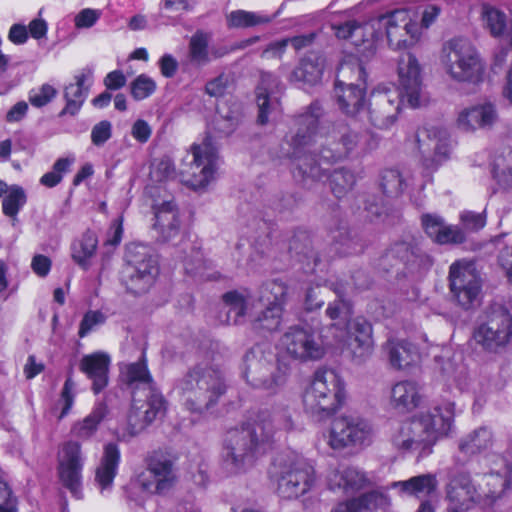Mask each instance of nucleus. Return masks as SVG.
<instances>
[{
  "label": "nucleus",
  "instance_id": "obj_28",
  "mask_svg": "<svg viewBox=\"0 0 512 512\" xmlns=\"http://www.w3.org/2000/svg\"><path fill=\"white\" fill-rule=\"evenodd\" d=\"M110 362V356L103 351L84 355L80 360L79 369L92 381V390L96 394L108 385Z\"/></svg>",
  "mask_w": 512,
  "mask_h": 512
},
{
  "label": "nucleus",
  "instance_id": "obj_18",
  "mask_svg": "<svg viewBox=\"0 0 512 512\" xmlns=\"http://www.w3.org/2000/svg\"><path fill=\"white\" fill-rule=\"evenodd\" d=\"M404 100L394 87L380 85L371 93L364 114L376 128L389 129L396 122Z\"/></svg>",
  "mask_w": 512,
  "mask_h": 512
},
{
  "label": "nucleus",
  "instance_id": "obj_21",
  "mask_svg": "<svg viewBox=\"0 0 512 512\" xmlns=\"http://www.w3.org/2000/svg\"><path fill=\"white\" fill-rule=\"evenodd\" d=\"M145 397V400L133 398L127 416V429L132 436L143 431L158 416L163 415L166 410V401L157 389H152L150 394H146Z\"/></svg>",
  "mask_w": 512,
  "mask_h": 512
},
{
  "label": "nucleus",
  "instance_id": "obj_25",
  "mask_svg": "<svg viewBox=\"0 0 512 512\" xmlns=\"http://www.w3.org/2000/svg\"><path fill=\"white\" fill-rule=\"evenodd\" d=\"M421 223L425 233L434 243L456 245L466 241L465 231L457 225L446 223L440 215L424 214L421 217Z\"/></svg>",
  "mask_w": 512,
  "mask_h": 512
},
{
  "label": "nucleus",
  "instance_id": "obj_10",
  "mask_svg": "<svg viewBox=\"0 0 512 512\" xmlns=\"http://www.w3.org/2000/svg\"><path fill=\"white\" fill-rule=\"evenodd\" d=\"M218 159L211 137L193 143L179 168L181 182L193 190L205 189L214 180Z\"/></svg>",
  "mask_w": 512,
  "mask_h": 512
},
{
  "label": "nucleus",
  "instance_id": "obj_12",
  "mask_svg": "<svg viewBox=\"0 0 512 512\" xmlns=\"http://www.w3.org/2000/svg\"><path fill=\"white\" fill-rule=\"evenodd\" d=\"M374 430L366 419L352 414L335 417L325 434L326 444L334 451L361 448L372 442Z\"/></svg>",
  "mask_w": 512,
  "mask_h": 512
},
{
  "label": "nucleus",
  "instance_id": "obj_45",
  "mask_svg": "<svg viewBox=\"0 0 512 512\" xmlns=\"http://www.w3.org/2000/svg\"><path fill=\"white\" fill-rule=\"evenodd\" d=\"M227 25L231 28H249L266 25L270 23L273 17L260 13L245 10H235L226 17Z\"/></svg>",
  "mask_w": 512,
  "mask_h": 512
},
{
  "label": "nucleus",
  "instance_id": "obj_20",
  "mask_svg": "<svg viewBox=\"0 0 512 512\" xmlns=\"http://www.w3.org/2000/svg\"><path fill=\"white\" fill-rule=\"evenodd\" d=\"M511 480L512 464L504 457H497L490 472L477 481L481 505H492L510 486Z\"/></svg>",
  "mask_w": 512,
  "mask_h": 512
},
{
  "label": "nucleus",
  "instance_id": "obj_46",
  "mask_svg": "<svg viewBox=\"0 0 512 512\" xmlns=\"http://www.w3.org/2000/svg\"><path fill=\"white\" fill-rule=\"evenodd\" d=\"M288 288L284 282L272 280L265 283L260 290L258 303L260 305L280 306L284 309Z\"/></svg>",
  "mask_w": 512,
  "mask_h": 512
},
{
  "label": "nucleus",
  "instance_id": "obj_52",
  "mask_svg": "<svg viewBox=\"0 0 512 512\" xmlns=\"http://www.w3.org/2000/svg\"><path fill=\"white\" fill-rule=\"evenodd\" d=\"M313 40V34L305 36H296L293 38L283 39L272 43L263 51V57H280L288 44H291L296 50H300L309 45Z\"/></svg>",
  "mask_w": 512,
  "mask_h": 512
},
{
  "label": "nucleus",
  "instance_id": "obj_47",
  "mask_svg": "<svg viewBox=\"0 0 512 512\" xmlns=\"http://www.w3.org/2000/svg\"><path fill=\"white\" fill-rule=\"evenodd\" d=\"M240 121L239 109L230 107L226 103L218 106L217 113L214 117L215 128L222 134L229 135L237 127Z\"/></svg>",
  "mask_w": 512,
  "mask_h": 512
},
{
  "label": "nucleus",
  "instance_id": "obj_33",
  "mask_svg": "<svg viewBox=\"0 0 512 512\" xmlns=\"http://www.w3.org/2000/svg\"><path fill=\"white\" fill-rule=\"evenodd\" d=\"M480 19L483 28L489 33V35L496 39L506 38L511 18L498 7L483 2L480 6Z\"/></svg>",
  "mask_w": 512,
  "mask_h": 512
},
{
  "label": "nucleus",
  "instance_id": "obj_1",
  "mask_svg": "<svg viewBox=\"0 0 512 512\" xmlns=\"http://www.w3.org/2000/svg\"><path fill=\"white\" fill-rule=\"evenodd\" d=\"M321 109L317 105L297 118V132L291 139L295 165L300 174L320 180L332 164L350 156H360L374 149L377 142L362 136L349 126L339 123H319Z\"/></svg>",
  "mask_w": 512,
  "mask_h": 512
},
{
  "label": "nucleus",
  "instance_id": "obj_30",
  "mask_svg": "<svg viewBox=\"0 0 512 512\" xmlns=\"http://www.w3.org/2000/svg\"><path fill=\"white\" fill-rule=\"evenodd\" d=\"M429 141L433 145L430 154H423V165L428 169H437L447 162L452 154L453 145L449 132L442 128H433L428 133Z\"/></svg>",
  "mask_w": 512,
  "mask_h": 512
},
{
  "label": "nucleus",
  "instance_id": "obj_2",
  "mask_svg": "<svg viewBox=\"0 0 512 512\" xmlns=\"http://www.w3.org/2000/svg\"><path fill=\"white\" fill-rule=\"evenodd\" d=\"M339 39L349 40L363 59L375 55L381 31H385L387 42L393 50L415 46L421 39V27L404 9H397L367 21H348L335 26Z\"/></svg>",
  "mask_w": 512,
  "mask_h": 512
},
{
  "label": "nucleus",
  "instance_id": "obj_13",
  "mask_svg": "<svg viewBox=\"0 0 512 512\" xmlns=\"http://www.w3.org/2000/svg\"><path fill=\"white\" fill-rule=\"evenodd\" d=\"M126 264L122 271V282L134 294L147 292L158 274V265L149 249L141 244H131L126 250Z\"/></svg>",
  "mask_w": 512,
  "mask_h": 512
},
{
  "label": "nucleus",
  "instance_id": "obj_49",
  "mask_svg": "<svg viewBox=\"0 0 512 512\" xmlns=\"http://www.w3.org/2000/svg\"><path fill=\"white\" fill-rule=\"evenodd\" d=\"M27 196L24 189L18 185H12L9 192L4 196L2 201V212L11 218L13 223L17 220V215L24 207Z\"/></svg>",
  "mask_w": 512,
  "mask_h": 512
},
{
  "label": "nucleus",
  "instance_id": "obj_50",
  "mask_svg": "<svg viewBox=\"0 0 512 512\" xmlns=\"http://www.w3.org/2000/svg\"><path fill=\"white\" fill-rule=\"evenodd\" d=\"M494 178L504 189H512V150L497 156L493 167Z\"/></svg>",
  "mask_w": 512,
  "mask_h": 512
},
{
  "label": "nucleus",
  "instance_id": "obj_15",
  "mask_svg": "<svg viewBox=\"0 0 512 512\" xmlns=\"http://www.w3.org/2000/svg\"><path fill=\"white\" fill-rule=\"evenodd\" d=\"M512 337V316L504 308H493L485 312L473 331L477 346L490 353L504 348Z\"/></svg>",
  "mask_w": 512,
  "mask_h": 512
},
{
  "label": "nucleus",
  "instance_id": "obj_64",
  "mask_svg": "<svg viewBox=\"0 0 512 512\" xmlns=\"http://www.w3.org/2000/svg\"><path fill=\"white\" fill-rule=\"evenodd\" d=\"M17 499L6 482L0 481V512H17Z\"/></svg>",
  "mask_w": 512,
  "mask_h": 512
},
{
  "label": "nucleus",
  "instance_id": "obj_60",
  "mask_svg": "<svg viewBox=\"0 0 512 512\" xmlns=\"http://www.w3.org/2000/svg\"><path fill=\"white\" fill-rule=\"evenodd\" d=\"M56 89L44 84L38 90H33L29 94V101L35 107H42L49 103L56 96Z\"/></svg>",
  "mask_w": 512,
  "mask_h": 512
},
{
  "label": "nucleus",
  "instance_id": "obj_56",
  "mask_svg": "<svg viewBox=\"0 0 512 512\" xmlns=\"http://www.w3.org/2000/svg\"><path fill=\"white\" fill-rule=\"evenodd\" d=\"M156 82L146 74H140L130 84L132 97L137 100H144L151 96L156 90Z\"/></svg>",
  "mask_w": 512,
  "mask_h": 512
},
{
  "label": "nucleus",
  "instance_id": "obj_51",
  "mask_svg": "<svg viewBox=\"0 0 512 512\" xmlns=\"http://www.w3.org/2000/svg\"><path fill=\"white\" fill-rule=\"evenodd\" d=\"M353 500L357 503L356 505L361 512H370L377 508L384 509L391 504L389 495L381 491H373L358 498H353Z\"/></svg>",
  "mask_w": 512,
  "mask_h": 512
},
{
  "label": "nucleus",
  "instance_id": "obj_27",
  "mask_svg": "<svg viewBox=\"0 0 512 512\" xmlns=\"http://www.w3.org/2000/svg\"><path fill=\"white\" fill-rule=\"evenodd\" d=\"M327 483L331 490L350 494L368 486L370 480L364 471L356 467L343 466L329 471Z\"/></svg>",
  "mask_w": 512,
  "mask_h": 512
},
{
  "label": "nucleus",
  "instance_id": "obj_8",
  "mask_svg": "<svg viewBox=\"0 0 512 512\" xmlns=\"http://www.w3.org/2000/svg\"><path fill=\"white\" fill-rule=\"evenodd\" d=\"M440 61L447 75L460 83L478 84L483 81L485 62L472 42L463 37L446 41Z\"/></svg>",
  "mask_w": 512,
  "mask_h": 512
},
{
  "label": "nucleus",
  "instance_id": "obj_44",
  "mask_svg": "<svg viewBox=\"0 0 512 512\" xmlns=\"http://www.w3.org/2000/svg\"><path fill=\"white\" fill-rule=\"evenodd\" d=\"M147 469L155 478L162 492L168 490L175 482L173 463L164 456H153L148 462Z\"/></svg>",
  "mask_w": 512,
  "mask_h": 512
},
{
  "label": "nucleus",
  "instance_id": "obj_29",
  "mask_svg": "<svg viewBox=\"0 0 512 512\" xmlns=\"http://www.w3.org/2000/svg\"><path fill=\"white\" fill-rule=\"evenodd\" d=\"M478 490L467 476H459L453 479L447 490V498L449 500L448 512L452 509H468L472 503L480 502Z\"/></svg>",
  "mask_w": 512,
  "mask_h": 512
},
{
  "label": "nucleus",
  "instance_id": "obj_22",
  "mask_svg": "<svg viewBox=\"0 0 512 512\" xmlns=\"http://www.w3.org/2000/svg\"><path fill=\"white\" fill-rule=\"evenodd\" d=\"M499 120L496 104L485 101L461 109L455 118V126L461 132L475 133L477 130L494 128Z\"/></svg>",
  "mask_w": 512,
  "mask_h": 512
},
{
  "label": "nucleus",
  "instance_id": "obj_62",
  "mask_svg": "<svg viewBox=\"0 0 512 512\" xmlns=\"http://www.w3.org/2000/svg\"><path fill=\"white\" fill-rule=\"evenodd\" d=\"M101 17V11L92 8L82 9L74 17V25L77 29L91 28Z\"/></svg>",
  "mask_w": 512,
  "mask_h": 512
},
{
  "label": "nucleus",
  "instance_id": "obj_16",
  "mask_svg": "<svg viewBox=\"0 0 512 512\" xmlns=\"http://www.w3.org/2000/svg\"><path fill=\"white\" fill-rule=\"evenodd\" d=\"M280 348L291 358L301 361H317L326 353L327 344L310 328L290 327L280 338Z\"/></svg>",
  "mask_w": 512,
  "mask_h": 512
},
{
  "label": "nucleus",
  "instance_id": "obj_48",
  "mask_svg": "<svg viewBox=\"0 0 512 512\" xmlns=\"http://www.w3.org/2000/svg\"><path fill=\"white\" fill-rule=\"evenodd\" d=\"M123 373L129 384L143 386V388L147 390L146 394H150L152 389H156L145 360L126 365Z\"/></svg>",
  "mask_w": 512,
  "mask_h": 512
},
{
  "label": "nucleus",
  "instance_id": "obj_41",
  "mask_svg": "<svg viewBox=\"0 0 512 512\" xmlns=\"http://www.w3.org/2000/svg\"><path fill=\"white\" fill-rule=\"evenodd\" d=\"M98 246V238L91 231L85 232L71 246L72 259L84 270L91 264V258L95 255Z\"/></svg>",
  "mask_w": 512,
  "mask_h": 512
},
{
  "label": "nucleus",
  "instance_id": "obj_63",
  "mask_svg": "<svg viewBox=\"0 0 512 512\" xmlns=\"http://www.w3.org/2000/svg\"><path fill=\"white\" fill-rule=\"evenodd\" d=\"M134 485L148 494L163 493L147 468L137 475Z\"/></svg>",
  "mask_w": 512,
  "mask_h": 512
},
{
  "label": "nucleus",
  "instance_id": "obj_14",
  "mask_svg": "<svg viewBox=\"0 0 512 512\" xmlns=\"http://www.w3.org/2000/svg\"><path fill=\"white\" fill-rule=\"evenodd\" d=\"M365 71L359 64L343 62L338 71L335 94L340 109L352 117L365 113L364 109Z\"/></svg>",
  "mask_w": 512,
  "mask_h": 512
},
{
  "label": "nucleus",
  "instance_id": "obj_24",
  "mask_svg": "<svg viewBox=\"0 0 512 512\" xmlns=\"http://www.w3.org/2000/svg\"><path fill=\"white\" fill-rule=\"evenodd\" d=\"M280 92L279 80L270 73L262 74L256 90L260 124H266L271 116H276L280 112Z\"/></svg>",
  "mask_w": 512,
  "mask_h": 512
},
{
  "label": "nucleus",
  "instance_id": "obj_40",
  "mask_svg": "<svg viewBox=\"0 0 512 512\" xmlns=\"http://www.w3.org/2000/svg\"><path fill=\"white\" fill-rule=\"evenodd\" d=\"M324 67L325 59L322 56L310 54L305 57L292 72L291 80L315 84L321 79Z\"/></svg>",
  "mask_w": 512,
  "mask_h": 512
},
{
  "label": "nucleus",
  "instance_id": "obj_37",
  "mask_svg": "<svg viewBox=\"0 0 512 512\" xmlns=\"http://www.w3.org/2000/svg\"><path fill=\"white\" fill-rule=\"evenodd\" d=\"M74 80V83L69 84L65 88L64 95L67 103L62 114L69 113L75 115L79 111L87 97L88 86L91 82V73L81 72L75 75Z\"/></svg>",
  "mask_w": 512,
  "mask_h": 512
},
{
  "label": "nucleus",
  "instance_id": "obj_54",
  "mask_svg": "<svg viewBox=\"0 0 512 512\" xmlns=\"http://www.w3.org/2000/svg\"><path fill=\"white\" fill-rule=\"evenodd\" d=\"M73 162L74 158H59L54 163L52 170L40 178V183L48 188L55 187L62 181L63 175L69 170Z\"/></svg>",
  "mask_w": 512,
  "mask_h": 512
},
{
  "label": "nucleus",
  "instance_id": "obj_23",
  "mask_svg": "<svg viewBox=\"0 0 512 512\" xmlns=\"http://www.w3.org/2000/svg\"><path fill=\"white\" fill-rule=\"evenodd\" d=\"M58 471L62 483L76 496L80 497L81 470L83 457L78 442H66L58 454Z\"/></svg>",
  "mask_w": 512,
  "mask_h": 512
},
{
  "label": "nucleus",
  "instance_id": "obj_35",
  "mask_svg": "<svg viewBox=\"0 0 512 512\" xmlns=\"http://www.w3.org/2000/svg\"><path fill=\"white\" fill-rule=\"evenodd\" d=\"M211 34L202 30L196 31L189 40L188 45V58L191 63L197 66H204L208 64L213 58H219L227 53L223 51L218 53L209 49Z\"/></svg>",
  "mask_w": 512,
  "mask_h": 512
},
{
  "label": "nucleus",
  "instance_id": "obj_31",
  "mask_svg": "<svg viewBox=\"0 0 512 512\" xmlns=\"http://www.w3.org/2000/svg\"><path fill=\"white\" fill-rule=\"evenodd\" d=\"M119 462L120 451L118 446L114 443L106 444L101 461L95 471V482L102 494L111 490Z\"/></svg>",
  "mask_w": 512,
  "mask_h": 512
},
{
  "label": "nucleus",
  "instance_id": "obj_11",
  "mask_svg": "<svg viewBox=\"0 0 512 512\" xmlns=\"http://www.w3.org/2000/svg\"><path fill=\"white\" fill-rule=\"evenodd\" d=\"M287 366L276 361L271 351L255 346L244 357L242 373L249 385L254 388L274 391L286 379Z\"/></svg>",
  "mask_w": 512,
  "mask_h": 512
},
{
  "label": "nucleus",
  "instance_id": "obj_6",
  "mask_svg": "<svg viewBox=\"0 0 512 512\" xmlns=\"http://www.w3.org/2000/svg\"><path fill=\"white\" fill-rule=\"evenodd\" d=\"M174 390L185 410L202 416L217 405L226 385L218 370L196 366L179 378Z\"/></svg>",
  "mask_w": 512,
  "mask_h": 512
},
{
  "label": "nucleus",
  "instance_id": "obj_34",
  "mask_svg": "<svg viewBox=\"0 0 512 512\" xmlns=\"http://www.w3.org/2000/svg\"><path fill=\"white\" fill-rule=\"evenodd\" d=\"M495 437L488 427H479L464 435L458 444L461 453L472 456L488 451L494 445Z\"/></svg>",
  "mask_w": 512,
  "mask_h": 512
},
{
  "label": "nucleus",
  "instance_id": "obj_55",
  "mask_svg": "<svg viewBox=\"0 0 512 512\" xmlns=\"http://www.w3.org/2000/svg\"><path fill=\"white\" fill-rule=\"evenodd\" d=\"M405 186V181L397 169H387L381 176V188L390 196L399 195Z\"/></svg>",
  "mask_w": 512,
  "mask_h": 512
},
{
  "label": "nucleus",
  "instance_id": "obj_9",
  "mask_svg": "<svg viewBox=\"0 0 512 512\" xmlns=\"http://www.w3.org/2000/svg\"><path fill=\"white\" fill-rule=\"evenodd\" d=\"M270 479L277 495L282 499H297L308 493L316 483L314 467L304 459L286 457L277 459Z\"/></svg>",
  "mask_w": 512,
  "mask_h": 512
},
{
  "label": "nucleus",
  "instance_id": "obj_43",
  "mask_svg": "<svg viewBox=\"0 0 512 512\" xmlns=\"http://www.w3.org/2000/svg\"><path fill=\"white\" fill-rule=\"evenodd\" d=\"M263 308L252 316L251 323L255 331L274 332L282 323L283 309L280 306L261 305Z\"/></svg>",
  "mask_w": 512,
  "mask_h": 512
},
{
  "label": "nucleus",
  "instance_id": "obj_53",
  "mask_svg": "<svg viewBox=\"0 0 512 512\" xmlns=\"http://www.w3.org/2000/svg\"><path fill=\"white\" fill-rule=\"evenodd\" d=\"M354 184L355 176L348 170H335L330 176L331 190L338 198L343 197L348 191H350Z\"/></svg>",
  "mask_w": 512,
  "mask_h": 512
},
{
  "label": "nucleus",
  "instance_id": "obj_59",
  "mask_svg": "<svg viewBox=\"0 0 512 512\" xmlns=\"http://www.w3.org/2000/svg\"><path fill=\"white\" fill-rule=\"evenodd\" d=\"M106 321L104 313L98 310H90L85 313L79 327L78 335L83 338L96 327L103 325Z\"/></svg>",
  "mask_w": 512,
  "mask_h": 512
},
{
  "label": "nucleus",
  "instance_id": "obj_5",
  "mask_svg": "<svg viewBox=\"0 0 512 512\" xmlns=\"http://www.w3.org/2000/svg\"><path fill=\"white\" fill-rule=\"evenodd\" d=\"M269 417L268 413H258L241 428L227 433L222 449V464L227 472L244 471L264 452L274 437V426L266 425Z\"/></svg>",
  "mask_w": 512,
  "mask_h": 512
},
{
  "label": "nucleus",
  "instance_id": "obj_61",
  "mask_svg": "<svg viewBox=\"0 0 512 512\" xmlns=\"http://www.w3.org/2000/svg\"><path fill=\"white\" fill-rule=\"evenodd\" d=\"M444 373L447 375V380H452L458 389L465 390L467 388L469 375L465 367L449 363L444 368Z\"/></svg>",
  "mask_w": 512,
  "mask_h": 512
},
{
  "label": "nucleus",
  "instance_id": "obj_4",
  "mask_svg": "<svg viewBox=\"0 0 512 512\" xmlns=\"http://www.w3.org/2000/svg\"><path fill=\"white\" fill-rule=\"evenodd\" d=\"M336 299L329 302L326 316L333 321L330 329L337 344L342 345L351 361L365 363L374 351L373 328L362 317L351 320L353 306L341 289H335Z\"/></svg>",
  "mask_w": 512,
  "mask_h": 512
},
{
  "label": "nucleus",
  "instance_id": "obj_3",
  "mask_svg": "<svg viewBox=\"0 0 512 512\" xmlns=\"http://www.w3.org/2000/svg\"><path fill=\"white\" fill-rule=\"evenodd\" d=\"M454 417V402L443 401L393 425L389 443L401 455H427L440 438L449 434Z\"/></svg>",
  "mask_w": 512,
  "mask_h": 512
},
{
  "label": "nucleus",
  "instance_id": "obj_19",
  "mask_svg": "<svg viewBox=\"0 0 512 512\" xmlns=\"http://www.w3.org/2000/svg\"><path fill=\"white\" fill-rule=\"evenodd\" d=\"M400 94L412 108L419 107L423 98L422 67L412 53H403L397 62Z\"/></svg>",
  "mask_w": 512,
  "mask_h": 512
},
{
  "label": "nucleus",
  "instance_id": "obj_17",
  "mask_svg": "<svg viewBox=\"0 0 512 512\" xmlns=\"http://www.w3.org/2000/svg\"><path fill=\"white\" fill-rule=\"evenodd\" d=\"M449 287L462 308L470 309L479 303L481 280L471 262L461 260L450 266Z\"/></svg>",
  "mask_w": 512,
  "mask_h": 512
},
{
  "label": "nucleus",
  "instance_id": "obj_42",
  "mask_svg": "<svg viewBox=\"0 0 512 512\" xmlns=\"http://www.w3.org/2000/svg\"><path fill=\"white\" fill-rule=\"evenodd\" d=\"M107 413V405L103 402L97 403L89 415L73 425L71 429L72 434L79 439H89L96 433L99 424L106 417Z\"/></svg>",
  "mask_w": 512,
  "mask_h": 512
},
{
  "label": "nucleus",
  "instance_id": "obj_39",
  "mask_svg": "<svg viewBox=\"0 0 512 512\" xmlns=\"http://www.w3.org/2000/svg\"><path fill=\"white\" fill-rule=\"evenodd\" d=\"M389 362L395 369H405L415 364L419 359V354L414 345L406 341L388 340L385 346Z\"/></svg>",
  "mask_w": 512,
  "mask_h": 512
},
{
  "label": "nucleus",
  "instance_id": "obj_58",
  "mask_svg": "<svg viewBox=\"0 0 512 512\" xmlns=\"http://www.w3.org/2000/svg\"><path fill=\"white\" fill-rule=\"evenodd\" d=\"M462 229L466 232H477L486 225V216L473 211H463L459 216Z\"/></svg>",
  "mask_w": 512,
  "mask_h": 512
},
{
  "label": "nucleus",
  "instance_id": "obj_32",
  "mask_svg": "<svg viewBox=\"0 0 512 512\" xmlns=\"http://www.w3.org/2000/svg\"><path fill=\"white\" fill-rule=\"evenodd\" d=\"M423 400L420 386L409 380L399 381L391 388L390 405L400 412H410Z\"/></svg>",
  "mask_w": 512,
  "mask_h": 512
},
{
  "label": "nucleus",
  "instance_id": "obj_36",
  "mask_svg": "<svg viewBox=\"0 0 512 512\" xmlns=\"http://www.w3.org/2000/svg\"><path fill=\"white\" fill-rule=\"evenodd\" d=\"M390 487L398 489L402 496L424 498L436 490L437 480L431 474H422L411 477L408 480L393 482Z\"/></svg>",
  "mask_w": 512,
  "mask_h": 512
},
{
  "label": "nucleus",
  "instance_id": "obj_7",
  "mask_svg": "<svg viewBox=\"0 0 512 512\" xmlns=\"http://www.w3.org/2000/svg\"><path fill=\"white\" fill-rule=\"evenodd\" d=\"M345 396V385L340 375L332 369L320 368L305 389L302 401L307 413L326 419L343 406Z\"/></svg>",
  "mask_w": 512,
  "mask_h": 512
},
{
  "label": "nucleus",
  "instance_id": "obj_38",
  "mask_svg": "<svg viewBox=\"0 0 512 512\" xmlns=\"http://www.w3.org/2000/svg\"><path fill=\"white\" fill-rule=\"evenodd\" d=\"M223 301L228 307L227 322L229 324H240L244 317L255 308L256 299L250 294H243L236 291L223 295Z\"/></svg>",
  "mask_w": 512,
  "mask_h": 512
},
{
  "label": "nucleus",
  "instance_id": "obj_57",
  "mask_svg": "<svg viewBox=\"0 0 512 512\" xmlns=\"http://www.w3.org/2000/svg\"><path fill=\"white\" fill-rule=\"evenodd\" d=\"M259 413H268L269 419L266 421V425L274 426V433L277 430L290 431L293 429V420L291 414L285 409H276L273 411L263 410Z\"/></svg>",
  "mask_w": 512,
  "mask_h": 512
},
{
  "label": "nucleus",
  "instance_id": "obj_26",
  "mask_svg": "<svg viewBox=\"0 0 512 512\" xmlns=\"http://www.w3.org/2000/svg\"><path fill=\"white\" fill-rule=\"evenodd\" d=\"M153 230L162 241L175 238L181 228L180 213L174 201H163L153 205Z\"/></svg>",
  "mask_w": 512,
  "mask_h": 512
}]
</instances>
